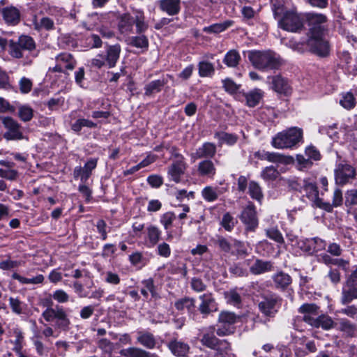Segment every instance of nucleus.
I'll return each instance as SVG.
<instances>
[{
	"mask_svg": "<svg viewBox=\"0 0 357 357\" xmlns=\"http://www.w3.org/2000/svg\"><path fill=\"white\" fill-rule=\"evenodd\" d=\"M273 11L281 29L291 32H297L303 29V19L294 9H287L282 3H273Z\"/></svg>",
	"mask_w": 357,
	"mask_h": 357,
	"instance_id": "obj_1",
	"label": "nucleus"
},
{
	"mask_svg": "<svg viewBox=\"0 0 357 357\" xmlns=\"http://www.w3.org/2000/svg\"><path fill=\"white\" fill-rule=\"evenodd\" d=\"M248 58L255 68L262 71L278 69L284 63L279 55L271 51H249Z\"/></svg>",
	"mask_w": 357,
	"mask_h": 357,
	"instance_id": "obj_2",
	"label": "nucleus"
},
{
	"mask_svg": "<svg viewBox=\"0 0 357 357\" xmlns=\"http://www.w3.org/2000/svg\"><path fill=\"white\" fill-rule=\"evenodd\" d=\"M302 140V129L292 127L274 136L271 140V145L278 149H292Z\"/></svg>",
	"mask_w": 357,
	"mask_h": 357,
	"instance_id": "obj_3",
	"label": "nucleus"
},
{
	"mask_svg": "<svg viewBox=\"0 0 357 357\" xmlns=\"http://www.w3.org/2000/svg\"><path fill=\"white\" fill-rule=\"evenodd\" d=\"M307 20L310 26V36H323L328 29V19L324 14L309 13Z\"/></svg>",
	"mask_w": 357,
	"mask_h": 357,
	"instance_id": "obj_4",
	"label": "nucleus"
},
{
	"mask_svg": "<svg viewBox=\"0 0 357 357\" xmlns=\"http://www.w3.org/2000/svg\"><path fill=\"white\" fill-rule=\"evenodd\" d=\"M281 305V298L275 294H268L261 297L258 307L260 312L267 317H273Z\"/></svg>",
	"mask_w": 357,
	"mask_h": 357,
	"instance_id": "obj_5",
	"label": "nucleus"
},
{
	"mask_svg": "<svg viewBox=\"0 0 357 357\" xmlns=\"http://www.w3.org/2000/svg\"><path fill=\"white\" fill-rule=\"evenodd\" d=\"M35 47L36 45L33 39L31 36L25 35L20 36L17 42L10 40L9 43L10 54L17 59L23 57L22 50L31 51L35 49Z\"/></svg>",
	"mask_w": 357,
	"mask_h": 357,
	"instance_id": "obj_6",
	"label": "nucleus"
},
{
	"mask_svg": "<svg viewBox=\"0 0 357 357\" xmlns=\"http://www.w3.org/2000/svg\"><path fill=\"white\" fill-rule=\"evenodd\" d=\"M239 317L234 312L223 311L220 313L218 317L219 328L217 329V334L220 336L229 335L234 331L232 325L239 320Z\"/></svg>",
	"mask_w": 357,
	"mask_h": 357,
	"instance_id": "obj_7",
	"label": "nucleus"
},
{
	"mask_svg": "<svg viewBox=\"0 0 357 357\" xmlns=\"http://www.w3.org/2000/svg\"><path fill=\"white\" fill-rule=\"evenodd\" d=\"M174 156L176 160L169 167L167 176L169 180L178 183L181 181V177L187 169V164L182 155L175 153Z\"/></svg>",
	"mask_w": 357,
	"mask_h": 357,
	"instance_id": "obj_8",
	"label": "nucleus"
},
{
	"mask_svg": "<svg viewBox=\"0 0 357 357\" xmlns=\"http://www.w3.org/2000/svg\"><path fill=\"white\" fill-rule=\"evenodd\" d=\"M356 176L355 169L349 164H340L335 171V181L338 185H344L351 183Z\"/></svg>",
	"mask_w": 357,
	"mask_h": 357,
	"instance_id": "obj_9",
	"label": "nucleus"
},
{
	"mask_svg": "<svg viewBox=\"0 0 357 357\" xmlns=\"http://www.w3.org/2000/svg\"><path fill=\"white\" fill-rule=\"evenodd\" d=\"M255 156L261 160H266L273 163L289 165L294 162L292 156L277 152L259 151L255 153Z\"/></svg>",
	"mask_w": 357,
	"mask_h": 357,
	"instance_id": "obj_10",
	"label": "nucleus"
},
{
	"mask_svg": "<svg viewBox=\"0 0 357 357\" xmlns=\"http://www.w3.org/2000/svg\"><path fill=\"white\" fill-rule=\"evenodd\" d=\"M4 127L7 131L4 133V137L8 140L22 139L24 136L21 131L20 125L12 117H5L3 120Z\"/></svg>",
	"mask_w": 357,
	"mask_h": 357,
	"instance_id": "obj_11",
	"label": "nucleus"
},
{
	"mask_svg": "<svg viewBox=\"0 0 357 357\" xmlns=\"http://www.w3.org/2000/svg\"><path fill=\"white\" fill-rule=\"evenodd\" d=\"M307 46L311 52L319 56H326L329 53V45L323 36H309Z\"/></svg>",
	"mask_w": 357,
	"mask_h": 357,
	"instance_id": "obj_12",
	"label": "nucleus"
},
{
	"mask_svg": "<svg viewBox=\"0 0 357 357\" xmlns=\"http://www.w3.org/2000/svg\"><path fill=\"white\" fill-rule=\"evenodd\" d=\"M318 307L315 304L305 303L299 308V312L303 313V319L309 325L316 327L318 321Z\"/></svg>",
	"mask_w": 357,
	"mask_h": 357,
	"instance_id": "obj_13",
	"label": "nucleus"
},
{
	"mask_svg": "<svg viewBox=\"0 0 357 357\" xmlns=\"http://www.w3.org/2000/svg\"><path fill=\"white\" fill-rule=\"evenodd\" d=\"M241 221L246 225L247 229L253 231L258 226V220L256 215L255 207L253 204H248L243 211L241 215Z\"/></svg>",
	"mask_w": 357,
	"mask_h": 357,
	"instance_id": "obj_14",
	"label": "nucleus"
},
{
	"mask_svg": "<svg viewBox=\"0 0 357 357\" xmlns=\"http://www.w3.org/2000/svg\"><path fill=\"white\" fill-rule=\"evenodd\" d=\"M56 66L53 68L54 71L65 72L66 70H72L75 66V60L70 54L61 53L56 57Z\"/></svg>",
	"mask_w": 357,
	"mask_h": 357,
	"instance_id": "obj_15",
	"label": "nucleus"
},
{
	"mask_svg": "<svg viewBox=\"0 0 357 357\" xmlns=\"http://www.w3.org/2000/svg\"><path fill=\"white\" fill-rule=\"evenodd\" d=\"M340 65L347 73L356 74L357 72V58H353L348 51H342L339 55Z\"/></svg>",
	"mask_w": 357,
	"mask_h": 357,
	"instance_id": "obj_16",
	"label": "nucleus"
},
{
	"mask_svg": "<svg viewBox=\"0 0 357 357\" xmlns=\"http://www.w3.org/2000/svg\"><path fill=\"white\" fill-rule=\"evenodd\" d=\"M1 14L7 24L15 26L20 22V12L18 8L13 6L3 8Z\"/></svg>",
	"mask_w": 357,
	"mask_h": 357,
	"instance_id": "obj_17",
	"label": "nucleus"
},
{
	"mask_svg": "<svg viewBox=\"0 0 357 357\" xmlns=\"http://www.w3.org/2000/svg\"><path fill=\"white\" fill-rule=\"evenodd\" d=\"M202 301L199 305V310L204 316L217 310L216 303L211 294H205L199 296Z\"/></svg>",
	"mask_w": 357,
	"mask_h": 357,
	"instance_id": "obj_18",
	"label": "nucleus"
},
{
	"mask_svg": "<svg viewBox=\"0 0 357 357\" xmlns=\"http://www.w3.org/2000/svg\"><path fill=\"white\" fill-rule=\"evenodd\" d=\"M167 347L172 354L176 356H185L190 349L188 344L176 339L172 340L167 344Z\"/></svg>",
	"mask_w": 357,
	"mask_h": 357,
	"instance_id": "obj_19",
	"label": "nucleus"
},
{
	"mask_svg": "<svg viewBox=\"0 0 357 357\" xmlns=\"http://www.w3.org/2000/svg\"><path fill=\"white\" fill-rule=\"evenodd\" d=\"M121 49L119 44L109 45L107 47L106 55L104 56L106 65L109 68H113L116 66L117 61L119 59Z\"/></svg>",
	"mask_w": 357,
	"mask_h": 357,
	"instance_id": "obj_20",
	"label": "nucleus"
},
{
	"mask_svg": "<svg viewBox=\"0 0 357 357\" xmlns=\"http://www.w3.org/2000/svg\"><path fill=\"white\" fill-rule=\"evenodd\" d=\"M159 8L169 15H177L181 10V0H160Z\"/></svg>",
	"mask_w": 357,
	"mask_h": 357,
	"instance_id": "obj_21",
	"label": "nucleus"
},
{
	"mask_svg": "<svg viewBox=\"0 0 357 357\" xmlns=\"http://www.w3.org/2000/svg\"><path fill=\"white\" fill-rule=\"evenodd\" d=\"M272 79V88L278 93L288 95L291 91V86L289 82L280 75L273 76Z\"/></svg>",
	"mask_w": 357,
	"mask_h": 357,
	"instance_id": "obj_22",
	"label": "nucleus"
},
{
	"mask_svg": "<svg viewBox=\"0 0 357 357\" xmlns=\"http://www.w3.org/2000/svg\"><path fill=\"white\" fill-rule=\"evenodd\" d=\"M134 26L133 16L130 14H124L121 16L118 24L120 33L128 36L132 33Z\"/></svg>",
	"mask_w": 357,
	"mask_h": 357,
	"instance_id": "obj_23",
	"label": "nucleus"
},
{
	"mask_svg": "<svg viewBox=\"0 0 357 357\" xmlns=\"http://www.w3.org/2000/svg\"><path fill=\"white\" fill-rule=\"evenodd\" d=\"M354 299H357V287L346 282L342 289L341 303L346 305Z\"/></svg>",
	"mask_w": 357,
	"mask_h": 357,
	"instance_id": "obj_24",
	"label": "nucleus"
},
{
	"mask_svg": "<svg viewBox=\"0 0 357 357\" xmlns=\"http://www.w3.org/2000/svg\"><path fill=\"white\" fill-rule=\"evenodd\" d=\"M274 286L276 289L284 290L291 284L292 279L291 276L282 271L278 272L272 276Z\"/></svg>",
	"mask_w": 357,
	"mask_h": 357,
	"instance_id": "obj_25",
	"label": "nucleus"
},
{
	"mask_svg": "<svg viewBox=\"0 0 357 357\" xmlns=\"http://www.w3.org/2000/svg\"><path fill=\"white\" fill-rule=\"evenodd\" d=\"M216 152V147L212 143H204L198 148L196 152L192 154V158L195 160L203 158H213Z\"/></svg>",
	"mask_w": 357,
	"mask_h": 357,
	"instance_id": "obj_26",
	"label": "nucleus"
},
{
	"mask_svg": "<svg viewBox=\"0 0 357 357\" xmlns=\"http://www.w3.org/2000/svg\"><path fill=\"white\" fill-rule=\"evenodd\" d=\"M303 190L305 192L306 196L314 201L319 197V191L315 181L310 178L303 179Z\"/></svg>",
	"mask_w": 357,
	"mask_h": 357,
	"instance_id": "obj_27",
	"label": "nucleus"
},
{
	"mask_svg": "<svg viewBox=\"0 0 357 357\" xmlns=\"http://www.w3.org/2000/svg\"><path fill=\"white\" fill-rule=\"evenodd\" d=\"M120 354L124 357H158L154 354H151L138 347H129L120 351Z\"/></svg>",
	"mask_w": 357,
	"mask_h": 357,
	"instance_id": "obj_28",
	"label": "nucleus"
},
{
	"mask_svg": "<svg viewBox=\"0 0 357 357\" xmlns=\"http://www.w3.org/2000/svg\"><path fill=\"white\" fill-rule=\"evenodd\" d=\"M273 268V264L271 261L257 259L250 266V272L255 275H259L266 272L271 271Z\"/></svg>",
	"mask_w": 357,
	"mask_h": 357,
	"instance_id": "obj_29",
	"label": "nucleus"
},
{
	"mask_svg": "<svg viewBox=\"0 0 357 357\" xmlns=\"http://www.w3.org/2000/svg\"><path fill=\"white\" fill-rule=\"evenodd\" d=\"M320 261L327 266L335 265L341 267L344 271H347L349 261L343 259L332 258L328 254L320 255Z\"/></svg>",
	"mask_w": 357,
	"mask_h": 357,
	"instance_id": "obj_30",
	"label": "nucleus"
},
{
	"mask_svg": "<svg viewBox=\"0 0 357 357\" xmlns=\"http://www.w3.org/2000/svg\"><path fill=\"white\" fill-rule=\"evenodd\" d=\"M264 96V92L259 89H255L245 94L246 104L253 107L259 103Z\"/></svg>",
	"mask_w": 357,
	"mask_h": 357,
	"instance_id": "obj_31",
	"label": "nucleus"
},
{
	"mask_svg": "<svg viewBox=\"0 0 357 357\" xmlns=\"http://www.w3.org/2000/svg\"><path fill=\"white\" fill-rule=\"evenodd\" d=\"M215 167L212 161L205 160L198 165V172L202 176L213 177L215 174Z\"/></svg>",
	"mask_w": 357,
	"mask_h": 357,
	"instance_id": "obj_32",
	"label": "nucleus"
},
{
	"mask_svg": "<svg viewBox=\"0 0 357 357\" xmlns=\"http://www.w3.org/2000/svg\"><path fill=\"white\" fill-rule=\"evenodd\" d=\"M9 305L13 313L17 315L27 314L28 305L19 298L10 297Z\"/></svg>",
	"mask_w": 357,
	"mask_h": 357,
	"instance_id": "obj_33",
	"label": "nucleus"
},
{
	"mask_svg": "<svg viewBox=\"0 0 357 357\" xmlns=\"http://www.w3.org/2000/svg\"><path fill=\"white\" fill-rule=\"evenodd\" d=\"M195 300L190 298H183L178 300L174 306L178 311L186 310L189 314H192L195 310Z\"/></svg>",
	"mask_w": 357,
	"mask_h": 357,
	"instance_id": "obj_34",
	"label": "nucleus"
},
{
	"mask_svg": "<svg viewBox=\"0 0 357 357\" xmlns=\"http://www.w3.org/2000/svg\"><path fill=\"white\" fill-rule=\"evenodd\" d=\"M134 24L136 26L137 33L141 34L144 33L149 28L148 23L145 21L144 13L141 10H137L133 15Z\"/></svg>",
	"mask_w": 357,
	"mask_h": 357,
	"instance_id": "obj_35",
	"label": "nucleus"
},
{
	"mask_svg": "<svg viewBox=\"0 0 357 357\" xmlns=\"http://www.w3.org/2000/svg\"><path fill=\"white\" fill-rule=\"evenodd\" d=\"M147 245L149 247L155 246L160 240L161 236L160 230L154 225H150L146 228Z\"/></svg>",
	"mask_w": 357,
	"mask_h": 357,
	"instance_id": "obj_36",
	"label": "nucleus"
},
{
	"mask_svg": "<svg viewBox=\"0 0 357 357\" xmlns=\"http://www.w3.org/2000/svg\"><path fill=\"white\" fill-rule=\"evenodd\" d=\"M198 73L201 77H211L215 73L214 65L206 61H201L198 63Z\"/></svg>",
	"mask_w": 357,
	"mask_h": 357,
	"instance_id": "obj_37",
	"label": "nucleus"
},
{
	"mask_svg": "<svg viewBox=\"0 0 357 357\" xmlns=\"http://www.w3.org/2000/svg\"><path fill=\"white\" fill-rule=\"evenodd\" d=\"M240 60L241 56L238 52L231 50L227 52L223 59V62L229 68H235L238 65Z\"/></svg>",
	"mask_w": 357,
	"mask_h": 357,
	"instance_id": "obj_38",
	"label": "nucleus"
},
{
	"mask_svg": "<svg viewBox=\"0 0 357 357\" xmlns=\"http://www.w3.org/2000/svg\"><path fill=\"white\" fill-rule=\"evenodd\" d=\"M248 193L252 199H255L259 203L261 202L264 198L262 190L259 184L254 181H251L249 183Z\"/></svg>",
	"mask_w": 357,
	"mask_h": 357,
	"instance_id": "obj_39",
	"label": "nucleus"
},
{
	"mask_svg": "<svg viewBox=\"0 0 357 357\" xmlns=\"http://www.w3.org/2000/svg\"><path fill=\"white\" fill-rule=\"evenodd\" d=\"M220 190L218 188H214L212 186H206L202 190V196L206 202H212L215 201L219 195Z\"/></svg>",
	"mask_w": 357,
	"mask_h": 357,
	"instance_id": "obj_40",
	"label": "nucleus"
},
{
	"mask_svg": "<svg viewBox=\"0 0 357 357\" xmlns=\"http://www.w3.org/2000/svg\"><path fill=\"white\" fill-rule=\"evenodd\" d=\"M313 242L310 239H299L298 242L294 248V251L296 253L301 252L312 255V245Z\"/></svg>",
	"mask_w": 357,
	"mask_h": 357,
	"instance_id": "obj_41",
	"label": "nucleus"
},
{
	"mask_svg": "<svg viewBox=\"0 0 357 357\" xmlns=\"http://www.w3.org/2000/svg\"><path fill=\"white\" fill-rule=\"evenodd\" d=\"M215 137L221 144H225L229 146L234 145L238 140V137L236 135L225 132H217Z\"/></svg>",
	"mask_w": 357,
	"mask_h": 357,
	"instance_id": "obj_42",
	"label": "nucleus"
},
{
	"mask_svg": "<svg viewBox=\"0 0 357 357\" xmlns=\"http://www.w3.org/2000/svg\"><path fill=\"white\" fill-rule=\"evenodd\" d=\"M165 84V82L163 79H157L151 82L150 83L146 84L144 88L145 95L151 96L153 93L160 92Z\"/></svg>",
	"mask_w": 357,
	"mask_h": 357,
	"instance_id": "obj_43",
	"label": "nucleus"
},
{
	"mask_svg": "<svg viewBox=\"0 0 357 357\" xmlns=\"http://www.w3.org/2000/svg\"><path fill=\"white\" fill-rule=\"evenodd\" d=\"M232 24V22L227 21L223 23H218L213 24L208 26H205L203 29V31L208 33H218L224 31L228 27L231 26Z\"/></svg>",
	"mask_w": 357,
	"mask_h": 357,
	"instance_id": "obj_44",
	"label": "nucleus"
},
{
	"mask_svg": "<svg viewBox=\"0 0 357 357\" xmlns=\"http://www.w3.org/2000/svg\"><path fill=\"white\" fill-rule=\"evenodd\" d=\"M137 342L148 349H153L155 345V338L149 333H139Z\"/></svg>",
	"mask_w": 357,
	"mask_h": 357,
	"instance_id": "obj_45",
	"label": "nucleus"
},
{
	"mask_svg": "<svg viewBox=\"0 0 357 357\" xmlns=\"http://www.w3.org/2000/svg\"><path fill=\"white\" fill-rule=\"evenodd\" d=\"M13 334L15 337V340L13 342L14 347L13 350L15 352H20V351H22L24 347V333L20 328H15L13 329Z\"/></svg>",
	"mask_w": 357,
	"mask_h": 357,
	"instance_id": "obj_46",
	"label": "nucleus"
},
{
	"mask_svg": "<svg viewBox=\"0 0 357 357\" xmlns=\"http://www.w3.org/2000/svg\"><path fill=\"white\" fill-rule=\"evenodd\" d=\"M12 278L18 280L21 284H39L43 282L44 280L43 275H38L36 277L28 278L21 276L16 272L13 273Z\"/></svg>",
	"mask_w": 357,
	"mask_h": 357,
	"instance_id": "obj_47",
	"label": "nucleus"
},
{
	"mask_svg": "<svg viewBox=\"0 0 357 357\" xmlns=\"http://www.w3.org/2000/svg\"><path fill=\"white\" fill-rule=\"evenodd\" d=\"M128 43L137 48L146 50L149 47V40L144 35L130 37Z\"/></svg>",
	"mask_w": 357,
	"mask_h": 357,
	"instance_id": "obj_48",
	"label": "nucleus"
},
{
	"mask_svg": "<svg viewBox=\"0 0 357 357\" xmlns=\"http://www.w3.org/2000/svg\"><path fill=\"white\" fill-rule=\"evenodd\" d=\"M97 159L91 158L88 160L83 167V174L82 176V183H85L89 179L91 174L92 170H93L97 166Z\"/></svg>",
	"mask_w": 357,
	"mask_h": 357,
	"instance_id": "obj_49",
	"label": "nucleus"
},
{
	"mask_svg": "<svg viewBox=\"0 0 357 357\" xmlns=\"http://www.w3.org/2000/svg\"><path fill=\"white\" fill-rule=\"evenodd\" d=\"M340 104L346 109H351L356 105V99L354 94L351 92L342 93V98L340 100Z\"/></svg>",
	"mask_w": 357,
	"mask_h": 357,
	"instance_id": "obj_50",
	"label": "nucleus"
},
{
	"mask_svg": "<svg viewBox=\"0 0 357 357\" xmlns=\"http://www.w3.org/2000/svg\"><path fill=\"white\" fill-rule=\"evenodd\" d=\"M279 176V172L273 166H268L264 168L261 172V177L264 181H274Z\"/></svg>",
	"mask_w": 357,
	"mask_h": 357,
	"instance_id": "obj_51",
	"label": "nucleus"
},
{
	"mask_svg": "<svg viewBox=\"0 0 357 357\" xmlns=\"http://www.w3.org/2000/svg\"><path fill=\"white\" fill-rule=\"evenodd\" d=\"M266 235L270 239L275 241L279 245L284 243V240L281 232L275 227L268 228L265 230Z\"/></svg>",
	"mask_w": 357,
	"mask_h": 357,
	"instance_id": "obj_52",
	"label": "nucleus"
},
{
	"mask_svg": "<svg viewBox=\"0 0 357 357\" xmlns=\"http://www.w3.org/2000/svg\"><path fill=\"white\" fill-rule=\"evenodd\" d=\"M222 86L226 92L229 94L236 93L240 89L241 84H236L230 78H226L222 80Z\"/></svg>",
	"mask_w": 357,
	"mask_h": 357,
	"instance_id": "obj_53",
	"label": "nucleus"
},
{
	"mask_svg": "<svg viewBox=\"0 0 357 357\" xmlns=\"http://www.w3.org/2000/svg\"><path fill=\"white\" fill-rule=\"evenodd\" d=\"M339 329L349 336L354 335L356 333L355 326L344 319L340 321Z\"/></svg>",
	"mask_w": 357,
	"mask_h": 357,
	"instance_id": "obj_54",
	"label": "nucleus"
},
{
	"mask_svg": "<svg viewBox=\"0 0 357 357\" xmlns=\"http://www.w3.org/2000/svg\"><path fill=\"white\" fill-rule=\"evenodd\" d=\"M176 219V215L171 211L165 213L160 217V222L163 225L165 230H168L172 227L173 222Z\"/></svg>",
	"mask_w": 357,
	"mask_h": 357,
	"instance_id": "obj_55",
	"label": "nucleus"
},
{
	"mask_svg": "<svg viewBox=\"0 0 357 357\" xmlns=\"http://www.w3.org/2000/svg\"><path fill=\"white\" fill-rule=\"evenodd\" d=\"M33 114L32 108L27 105H22L19 107L18 116L24 122L30 121Z\"/></svg>",
	"mask_w": 357,
	"mask_h": 357,
	"instance_id": "obj_56",
	"label": "nucleus"
},
{
	"mask_svg": "<svg viewBox=\"0 0 357 357\" xmlns=\"http://www.w3.org/2000/svg\"><path fill=\"white\" fill-rule=\"evenodd\" d=\"M96 126V124L90 120L79 119L72 125V129L75 132H79L82 127L95 128Z\"/></svg>",
	"mask_w": 357,
	"mask_h": 357,
	"instance_id": "obj_57",
	"label": "nucleus"
},
{
	"mask_svg": "<svg viewBox=\"0 0 357 357\" xmlns=\"http://www.w3.org/2000/svg\"><path fill=\"white\" fill-rule=\"evenodd\" d=\"M317 326L316 328H322L324 330H329L332 328L334 326V322L333 319L326 315H320L318 317Z\"/></svg>",
	"mask_w": 357,
	"mask_h": 357,
	"instance_id": "obj_58",
	"label": "nucleus"
},
{
	"mask_svg": "<svg viewBox=\"0 0 357 357\" xmlns=\"http://www.w3.org/2000/svg\"><path fill=\"white\" fill-rule=\"evenodd\" d=\"M227 302L234 306H239L241 303V297L236 290H230L225 294Z\"/></svg>",
	"mask_w": 357,
	"mask_h": 357,
	"instance_id": "obj_59",
	"label": "nucleus"
},
{
	"mask_svg": "<svg viewBox=\"0 0 357 357\" xmlns=\"http://www.w3.org/2000/svg\"><path fill=\"white\" fill-rule=\"evenodd\" d=\"M221 225L227 231H230L235 225V220L229 213H225L222 217Z\"/></svg>",
	"mask_w": 357,
	"mask_h": 357,
	"instance_id": "obj_60",
	"label": "nucleus"
},
{
	"mask_svg": "<svg viewBox=\"0 0 357 357\" xmlns=\"http://www.w3.org/2000/svg\"><path fill=\"white\" fill-rule=\"evenodd\" d=\"M219 340H218L214 335L207 334L203 336L202 342L204 345L207 346L208 347L213 349H215Z\"/></svg>",
	"mask_w": 357,
	"mask_h": 357,
	"instance_id": "obj_61",
	"label": "nucleus"
},
{
	"mask_svg": "<svg viewBox=\"0 0 357 357\" xmlns=\"http://www.w3.org/2000/svg\"><path fill=\"white\" fill-rule=\"evenodd\" d=\"M215 350L222 356L227 355L231 351V345L227 340H220Z\"/></svg>",
	"mask_w": 357,
	"mask_h": 357,
	"instance_id": "obj_62",
	"label": "nucleus"
},
{
	"mask_svg": "<svg viewBox=\"0 0 357 357\" xmlns=\"http://www.w3.org/2000/svg\"><path fill=\"white\" fill-rule=\"evenodd\" d=\"M18 172L15 169H4L0 168V177L10 181L17 178Z\"/></svg>",
	"mask_w": 357,
	"mask_h": 357,
	"instance_id": "obj_63",
	"label": "nucleus"
},
{
	"mask_svg": "<svg viewBox=\"0 0 357 357\" xmlns=\"http://www.w3.org/2000/svg\"><path fill=\"white\" fill-rule=\"evenodd\" d=\"M347 205H357V189L348 190L345 195Z\"/></svg>",
	"mask_w": 357,
	"mask_h": 357,
	"instance_id": "obj_64",
	"label": "nucleus"
}]
</instances>
